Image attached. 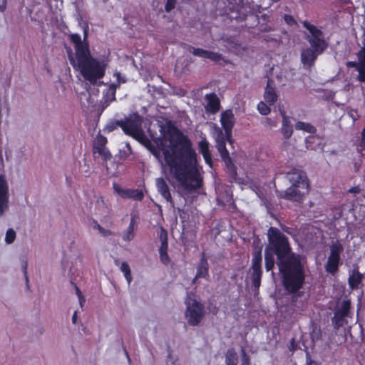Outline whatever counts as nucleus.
<instances>
[{
	"mask_svg": "<svg viewBox=\"0 0 365 365\" xmlns=\"http://www.w3.org/2000/svg\"><path fill=\"white\" fill-rule=\"evenodd\" d=\"M164 137L169 140V147L160 148L162 140L156 138L155 143L158 147L153 144L148 150L163 165L162 151L170 175L178 182V187L185 193H191L201 187L202 177L197 168L196 153L190 140L176 129L168 130Z\"/></svg>",
	"mask_w": 365,
	"mask_h": 365,
	"instance_id": "1",
	"label": "nucleus"
},
{
	"mask_svg": "<svg viewBox=\"0 0 365 365\" xmlns=\"http://www.w3.org/2000/svg\"><path fill=\"white\" fill-rule=\"evenodd\" d=\"M268 245L264 250L266 270L276 264L284 289L292 294L291 304L304 309V302L298 299L304 294L299 291L305 280L302 257L292 252L287 237L279 229L271 227L267 231Z\"/></svg>",
	"mask_w": 365,
	"mask_h": 365,
	"instance_id": "2",
	"label": "nucleus"
},
{
	"mask_svg": "<svg viewBox=\"0 0 365 365\" xmlns=\"http://www.w3.org/2000/svg\"><path fill=\"white\" fill-rule=\"evenodd\" d=\"M303 26L309 31L304 34V38L310 46L303 48L301 51V61L307 69L312 68L318 56L322 54L328 47L329 43L324 39V33L317 26L304 21Z\"/></svg>",
	"mask_w": 365,
	"mask_h": 365,
	"instance_id": "3",
	"label": "nucleus"
},
{
	"mask_svg": "<svg viewBox=\"0 0 365 365\" xmlns=\"http://www.w3.org/2000/svg\"><path fill=\"white\" fill-rule=\"evenodd\" d=\"M81 51L79 53L78 64L74 68L81 72L82 76L91 84L96 83L98 79L105 75L106 64L92 57L90 50Z\"/></svg>",
	"mask_w": 365,
	"mask_h": 365,
	"instance_id": "4",
	"label": "nucleus"
},
{
	"mask_svg": "<svg viewBox=\"0 0 365 365\" xmlns=\"http://www.w3.org/2000/svg\"><path fill=\"white\" fill-rule=\"evenodd\" d=\"M186 310L185 317L189 325L196 327L199 325L205 317V308L202 304L195 299L192 292H188L185 299Z\"/></svg>",
	"mask_w": 365,
	"mask_h": 365,
	"instance_id": "5",
	"label": "nucleus"
},
{
	"mask_svg": "<svg viewBox=\"0 0 365 365\" xmlns=\"http://www.w3.org/2000/svg\"><path fill=\"white\" fill-rule=\"evenodd\" d=\"M254 250L252 252V265L250 268V278L252 279V284L255 291H258L261 285V278L262 274V245H259V240H255L253 241Z\"/></svg>",
	"mask_w": 365,
	"mask_h": 365,
	"instance_id": "6",
	"label": "nucleus"
},
{
	"mask_svg": "<svg viewBox=\"0 0 365 365\" xmlns=\"http://www.w3.org/2000/svg\"><path fill=\"white\" fill-rule=\"evenodd\" d=\"M350 299H344L336 305L334 310V315L331 318V322L334 329H339L340 327L347 324L346 317L350 315Z\"/></svg>",
	"mask_w": 365,
	"mask_h": 365,
	"instance_id": "7",
	"label": "nucleus"
},
{
	"mask_svg": "<svg viewBox=\"0 0 365 365\" xmlns=\"http://www.w3.org/2000/svg\"><path fill=\"white\" fill-rule=\"evenodd\" d=\"M70 39L71 42L75 45L76 50V56H73V53L71 48H67L68 57L70 61V63L73 67V68L78 64L79 60V53L81 51H85L88 50V43H83L81 41V36L77 34H73L70 36Z\"/></svg>",
	"mask_w": 365,
	"mask_h": 365,
	"instance_id": "8",
	"label": "nucleus"
},
{
	"mask_svg": "<svg viewBox=\"0 0 365 365\" xmlns=\"http://www.w3.org/2000/svg\"><path fill=\"white\" fill-rule=\"evenodd\" d=\"M142 123L143 118L138 114L131 115L123 120V130L125 134L133 136L143 130Z\"/></svg>",
	"mask_w": 365,
	"mask_h": 365,
	"instance_id": "9",
	"label": "nucleus"
},
{
	"mask_svg": "<svg viewBox=\"0 0 365 365\" xmlns=\"http://www.w3.org/2000/svg\"><path fill=\"white\" fill-rule=\"evenodd\" d=\"M308 190L309 184L302 182L301 185H291L285 190L283 197L292 201L301 202Z\"/></svg>",
	"mask_w": 365,
	"mask_h": 365,
	"instance_id": "10",
	"label": "nucleus"
},
{
	"mask_svg": "<svg viewBox=\"0 0 365 365\" xmlns=\"http://www.w3.org/2000/svg\"><path fill=\"white\" fill-rule=\"evenodd\" d=\"M220 122L222 128H224L226 134L227 141L230 143H232V130L235 125V118L232 110L228 109L221 113Z\"/></svg>",
	"mask_w": 365,
	"mask_h": 365,
	"instance_id": "11",
	"label": "nucleus"
},
{
	"mask_svg": "<svg viewBox=\"0 0 365 365\" xmlns=\"http://www.w3.org/2000/svg\"><path fill=\"white\" fill-rule=\"evenodd\" d=\"M188 51L191 52L194 56L203 58H208L215 62L219 61L223 58L222 55L219 53L210 51L200 48H195L191 46H189Z\"/></svg>",
	"mask_w": 365,
	"mask_h": 365,
	"instance_id": "12",
	"label": "nucleus"
},
{
	"mask_svg": "<svg viewBox=\"0 0 365 365\" xmlns=\"http://www.w3.org/2000/svg\"><path fill=\"white\" fill-rule=\"evenodd\" d=\"M205 101L206 102L205 109L207 113L215 114L220 110V101L215 93L206 94Z\"/></svg>",
	"mask_w": 365,
	"mask_h": 365,
	"instance_id": "13",
	"label": "nucleus"
},
{
	"mask_svg": "<svg viewBox=\"0 0 365 365\" xmlns=\"http://www.w3.org/2000/svg\"><path fill=\"white\" fill-rule=\"evenodd\" d=\"M118 86H119V83H111L107 91L104 93L99 107L101 112H103L111 102L115 101V92Z\"/></svg>",
	"mask_w": 365,
	"mask_h": 365,
	"instance_id": "14",
	"label": "nucleus"
},
{
	"mask_svg": "<svg viewBox=\"0 0 365 365\" xmlns=\"http://www.w3.org/2000/svg\"><path fill=\"white\" fill-rule=\"evenodd\" d=\"M287 175L289 182L292 183V185H301L302 182L309 184L306 173L301 170L294 168L290 172H288Z\"/></svg>",
	"mask_w": 365,
	"mask_h": 365,
	"instance_id": "15",
	"label": "nucleus"
},
{
	"mask_svg": "<svg viewBox=\"0 0 365 365\" xmlns=\"http://www.w3.org/2000/svg\"><path fill=\"white\" fill-rule=\"evenodd\" d=\"M358 64H359V74L356 76V80L361 83H365V46L363 45L360 50L356 53Z\"/></svg>",
	"mask_w": 365,
	"mask_h": 365,
	"instance_id": "16",
	"label": "nucleus"
},
{
	"mask_svg": "<svg viewBox=\"0 0 365 365\" xmlns=\"http://www.w3.org/2000/svg\"><path fill=\"white\" fill-rule=\"evenodd\" d=\"M114 189L123 197L131 198L135 200L140 201L144 197L143 192L139 190H123L120 188L115 184H114Z\"/></svg>",
	"mask_w": 365,
	"mask_h": 365,
	"instance_id": "17",
	"label": "nucleus"
},
{
	"mask_svg": "<svg viewBox=\"0 0 365 365\" xmlns=\"http://www.w3.org/2000/svg\"><path fill=\"white\" fill-rule=\"evenodd\" d=\"M156 186L160 195L167 200V202L173 204V200L171 196L170 187L166 181L163 178L156 179Z\"/></svg>",
	"mask_w": 365,
	"mask_h": 365,
	"instance_id": "18",
	"label": "nucleus"
},
{
	"mask_svg": "<svg viewBox=\"0 0 365 365\" xmlns=\"http://www.w3.org/2000/svg\"><path fill=\"white\" fill-rule=\"evenodd\" d=\"M280 114L282 117V126L281 132L284 138L289 139L293 133V127L290 121L289 117L286 115L284 110H280Z\"/></svg>",
	"mask_w": 365,
	"mask_h": 365,
	"instance_id": "19",
	"label": "nucleus"
},
{
	"mask_svg": "<svg viewBox=\"0 0 365 365\" xmlns=\"http://www.w3.org/2000/svg\"><path fill=\"white\" fill-rule=\"evenodd\" d=\"M273 81L268 78L267 86L264 93V98L265 101L272 105L277 100V95L275 93L274 88L272 86Z\"/></svg>",
	"mask_w": 365,
	"mask_h": 365,
	"instance_id": "20",
	"label": "nucleus"
},
{
	"mask_svg": "<svg viewBox=\"0 0 365 365\" xmlns=\"http://www.w3.org/2000/svg\"><path fill=\"white\" fill-rule=\"evenodd\" d=\"M208 262L203 255L200 259L197 266V274L192 280V283H195L198 278H205L207 275H208Z\"/></svg>",
	"mask_w": 365,
	"mask_h": 365,
	"instance_id": "21",
	"label": "nucleus"
},
{
	"mask_svg": "<svg viewBox=\"0 0 365 365\" xmlns=\"http://www.w3.org/2000/svg\"><path fill=\"white\" fill-rule=\"evenodd\" d=\"M363 279V274L360 273L358 269H354L350 274L348 283L351 289H357Z\"/></svg>",
	"mask_w": 365,
	"mask_h": 365,
	"instance_id": "22",
	"label": "nucleus"
},
{
	"mask_svg": "<svg viewBox=\"0 0 365 365\" xmlns=\"http://www.w3.org/2000/svg\"><path fill=\"white\" fill-rule=\"evenodd\" d=\"M341 264V259L329 256L324 265V268L326 272L331 274V275H335L339 271V266Z\"/></svg>",
	"mask_w": 365,
	"mask_h": 365,
	"instance_id": "23",
	"label": "nucleus"
},
{
	"mask_svg": "<svg viewBox=\"0 0 365 365\" xmlns=\"http://www.w3.org/2000/svg\"><path fill=\"white\" fill-rule=\"evenodd\" d=\"M343 245L339 241H336L333 242L330 246V253L329 256L341 259L340 255L343 252Z\"/></svg>",
	"mask_w": 365,
	"mask_h": 365,
	"instance_id": "24",
	"label": "nucleus"
},
{
	"mask_svg": "<svg viewBox=\"0 0 365 365\" xmlns=\"http://www.w3.org/2000/svg\"><path fill=\"white\" fill-rule=\"evenodd\" d=\"M199 148H200V151L202 154L205 161L207 163L210 164L212 162V160H211V155H210V150H209L208 142H207L205 140H201L199 143Z\"/></svg>",
	"mask_w": 365,
	"mask_h": 365,
	"instance_id": "25",
	"label": "nucleus"
},
{
	"mask_svg": "<svg viewBox=\"0 0 365 365\" xmlns=\"http://www.w3.org/2000/svg\"><path fill=\"white\" fill-rule=\"evenodd\" d=\"M226 365H237L238 357L235 349H229L225 354Z\"/></svg>",
	"mask_w": 365,
	"mask_h": 365,
	"instance_id": "26",
	"label": "nucleus"
},
{
	"mask_svg": "<svg viewBox=\"0 0 365 365\" xmlns=\"http://www.w3.org/2000/svg\"><path fill=\"white\" fill-rule=\"evenodd\" d=\"M158 236H159V239L161 242V245L159 248V252L168 250V232H167V230L165 228H163V227H160V232L158 233Z\"/></svg>",
	"mask_w": 365,
	"mask_h": 365,
	"instance_id": "27",
	"label": "nucleus"
},
{
	"mask_svg": "<svg viewBox=\"0 0 365 365\" xmlns=\"http://www.w3.org/2000/svg\"><path fill=\"white\" fill-rule=\"evenodd\" d=\"M214 135L216 142V148L219 145H225V141L227 140L225 133H224L222 130L220 128H215Z\"/></svg>",
	"mask_w": 365,
	"mask_h": 365,
	"instance_id": "28",
	"label": "nucleus"
},
{
	"mask_svg": "<svg viewBox=\"0 0 365 365\" xmlns=\"http://www.w3.org/2000/svg\"><path fill=\"white\" fill-rule=\"evenodd\" d=\"M133 137L135 140H137L138 142H140L142 145H143L148 150V148H150L153 145V143L150 142V140L145 135L143 130L142 131L138 133Z\"/></svg>",
	"mask_w": 365,
	"mask_h": 365,
	"instance_id": "29",
	"label": "nucleus"
},
{
	"mask_svg": "<svg viewBox=\"0 0 365 365\" xmlns=\"http://www.w3.org/2000/svg\"><path fill=\"white\" fill-rule=\"evenodd\" d=\"M295 128L297 130H303L309 133H314L317 130L315 127L312 125L302 121H298L295 124Z\"/></svg>",
	"mask_w": 365,
	"mask_h": 365,
	"instance_id": "30",
	"label": "nucleus"
},
{
	"mask_svg": "<svg viewBox=\"0 0 365 365\" xmlns=\"http://www.w3.org/2000/svg\"><path fill=\"white\" fill-rule=\"evenodd\" d=\"M224 163L229 170L230 175L232 178H235L237 175V168L234 165L232 158L230 157H227V159L224 160Z\"/></svg>",
	"mask_w": 365,
	"mask_h": 365,
	"instance_id": "31",
	"label": "nucleus"
},
{
	"mask_svg": "<svg viewBox=\"0 0 365 365\" xmlns=\"http://www.w3.org/2000/svg\"><path fill=\"white\" fill-rule=\"evenodd\" d=\"M357 152L361 155H365V127L361 133V138L358 144Z\"/></svg>",
	"mask_w": 365,
	"mask_h": 365,
	"instance_id": "32",
	"label": "nucleus"
},
{
	"mask_svg": "<svg viewBox=\"0 0 365 365\" xmlns=\"http://www.w3.org/2000/svg\"><path fill=\"white\" fill-rule=\"evenodd\" d=\"M106 138L101 137L98 138L94 143L93 145V152L99 153L102 150L106 148Z\"/></svg>",
	"mask_w": 365,
	"mask_h": 365,
	"instance_id": "33",
	"label": "nucleus"
},
{
	"mask_svg": "<svg viewBox=\"0 0 365 365\" xmlns=\"http://www.w3.org/2000/svg\"><path fill=\"white\" fill-rule=\"evenodd\" d=\"M121 271L124 273V275L128 281L130 283L132 280L131 272L128 264L125 262H123L120 266Z\"/></svg>",
	"mask_w": 365,
	"mask_h": 365,
	"instance_id": "34",
	"label": "nucleus"
},
{
	"mask_svg": "<svg viewBox=\"0 0 365 365\" xmlns=\"http://www.w3.org/2000/svg\"><path fill=\"white\" fill-rule=\"evenodd\" d=\"M118 127H120L123 129V120H112L109 122L106 127V130L108 132H112Z\"/></svg>",
	"mask_w": 365,
	"mask_h": 365,
	"instance_id": "35",
	"label": "nucleus"
},
{
	"mask_svg": "<svg viewBox=\"0 0 365 365\" xmlns=\"http://www.w3.org/2000/svg\"><path fill=\"white\" fill-rule=\"evenodd\" d=\"M259 112L264 115L269 114L271 111L270 108L264 102L261 101L257 105Z\"/></svg>",
	"mask_w": 365,
	"mask_h": 365,
	"instance_id": "36",
	"label": "nucleus"
},
{
	"mask_svg": "<svg viewBox=\"0 0 365 365\" xmlns=\"http://www.w3.org/2000/svg\"><path fill=\"white\" fill-rule=\"evenodd\" d=\"M16 232L13 229H9L6 231L5 241L7 244H11L14 242L16 238Z\"/></svg>",
	"mask_w": 365,
	"mask_h": 365,
	"instance_id": "37",
	"label": "nucleus"
},
{
	"mask_svg": "<svg viewBox=\"0 0 365 365\" xmlns=\"http://www.w3.org/2000/svg\"><path fill=\"white\" fill-rule=\"evenodd\" d=\"M93 227L94 229H97L103 237H108L112 235V232L110 230L104 229L96 221L94 222V225Z\"/></svg>",
	"mask_w": 365,
	"mask_h": 365,
	"instance_id": "38",
	"label": "nucleus"
},
{
	"mask_svg": "<svg viewBox=\"0 0 365 365\" xmlns=\"http://www.w3.org/2000/svg\"><path fill=\"white\" fill-rule=\"evenodd\" d=\"M252 16L255 19V21H258V23L259 24L258 29L260 32L265 33L273 30V28L272 26L267 25L265 24H260L259 17L257 16Z\"/></svg>",
	"mask_w": 365,
	"mask_h": 365,
	"instance_id": "39",
	"label": "nucleus"
},
{
	"mask_svg": "<svg viewBox=\"0 0 365 365\" xmlns=\"http://www.w3.org/2000/svg\"><path fill=\"white\" fill-rule=\"evenodd\" d=\"M217 149L218 152L220 153L221 158L222 159L223 161L227 159V157L230 158L229 153H228L225 145H219L217 146Z\"/></svg>",
	"mask_w": 365,
	"mask_h": 365,
	"instance_id": "40",
	"label": "nucleus"
},
{
	"mask_svg": "<svg viewBox=\"0 0 365 365\" xmlns=\"http://www.w3.org/2000/svg\"><path fill=\"white\" fill-rule=\"evenodd\" d=\"M177 0H167L166 4L165 5V10L166 12L169 13L176 6Z\"/></svg>",
	"mask_w": 365,
	"mask_h": 365,
	"instance_id": "41",
	"label": "nucleus"
},
{
	"mask_svg": "<svg viewBox=\"0 0 365 365\" xmlns=\"http://www.w3.org/2000/svg\"><path fill=\"white\" fill-rule=\"evenodd\" d=\"M159 254L161 262L165 264H168L170 262V258L168 255V250L160 251Z\"/></svg>",
	"mask_w": 365,
	"mask_h": 365,
	"instance_id": "42",
	"label": "nucleus"
},
{
	"mask_svg": "<svg viewBox=\"0 0 365 365\" xmlns=\"http://www.w3.org/2000/svg\"><path fill=\"white\" fill-rule=\"evenodd\" d=\"M241 354H242V365H250V357L246 354L245 350L243 348H242V349H241Z\"/></svg>",
	"mask_w": 365,
	"mask_h": 365,
	"instance_id": "43",
	"label": "nucleus"
},
{
	"mask_svg": "<svg viewBox=\"0 0 365 365\" xmlns=\"http://www.w3.org/2000/svg\"><path fill=\"white\" fill-rule=\"evenodd\" d=\"M100 155H101L104 160L107 161L108 160H110L111 157H112V155L110 154V153L106 150V148L102 150L101 151H99V153H98Z\"/></svg>",
	"mask_w": 365,
	"mask_h": 365,
	"instance_id": "44",
	"label": "nucleus"
},
{
	"mask_svg": "<svg viewBox=\"0 0 365 365\" xmlns=\"http://www.w3.org/2000/svg\"><path fill=\"white\" fill-rule=\"evenodd\" d=\"M284 21L289 26L296 25L297 22L292 16L286 14L284 16Z\"/></svg>",
	"mask_w": 365,
	"mask_h": 365,
	"instance_id": "45",
	"label": "nucleus"
},
{
	"mask_svg": "<svg viewBox=\"0 0 365 365\" xmlns=\"http://www.w3.org/2000/svg\"><path fill=\"white\" fill-rule=\"evenodd\" d=\"M27 266H28L27 261H24V264L22 266V269H23V271H24V274L26 285L29 287V277H28V274H27Z\"/></svg>",
	"mask_w": 365,
	"mask_h": 365,
	"instance_id": "46",
	"label": "nucleus"
},
{
	"mask_svg": "<svg viewBox=\"0 0 365 365\" xmlns=\"http://www.w3.org/2000/svg\"><path fill=\"white\" fill-rule=\"evenodd\" d=\"M346 66L348 68H354L359 72V64L357 61H348L346 62Z\"/></svg>",
	"mask_w": 365,
	"mask_h": 365,
	"instance_id": "47",
	"label": "nucleus"
},
{
	"mask_svg": "<svg viewBox=\"0 0 365 365\" xmlns=\"http://www.w3.org/2000/svg\"><path fill=\"white\" fill-rule=\"evenodd\" d=\"M264 125L266 126L273 127L277 125V121L274 120H272L269 118H267L264 121Z\"/></svg>",
	"mask_w": 365,
	"mask_h": 365,
	"instance_id": "48",
	"label": "nucleus"
},
{
	"mask_svg": "<svg viewBox=\"0 0 365 365\" xmlns=\"http://www.w3.org/2000/svg\"><path fill=\"white\" fill-rule=\"evenodd\" d=\"M132 230H133V224L132 222L130 223L129 227H128V235H126V237H125V240H130L133 237V235L131 234L132 232Z\"/></svg>",
	"mask_w": 365,
	"mask_h": 365,
	"instance_id": "49",
	"label": "nucleus"
},
{
	"mask_svg": "<svg viewBox=\"0 0 365 365\" xmlns=\"http://www.w3.org/2000/svg\"><path fill=\"white\" fill-rule=\"evenodd\" d=\"M307 365H319L317 361L312 360L309 354H307Z\"/></svg>",
	"mask_w": 365,
	"mask_h": 365,
	"instance_id": "50",
	"label": "nucleus"
},
{
	"mask_svg": "<svg viewBox=\"0 0 365 365\" xmlns=\"http://www.w3.org/2000/svg\"><path fill=\"white\" fill-rule=\"evenodd\" d=\"M361 189L358 186L352 187L349 190V192L355 194L359 193Z\"/></svg>",
	"mask_w": 365,
	"mask_h": 365,
	"instance_id": "51",
	"label": "nucleus"
},
{
	"mask_svg": "<svg viewBox=\"0 0 365 365\" xmlns=\"http://www.w3.org/2000/svg\"><path fill=\"white\" fill-rule=\"evenodd\" d=\"M126 148L128 149V151H124V155L125 158H127L130 154L132 153V149H131V147L130 145V144L128 143H126Z\"/></svg>",
	"mask_w": 365,
	"mask_h": 365,
	"instance_id": "52",
	"label": "nucleus"
},
{
	"mask_svg": "<svg viewBox=\"0 0 365 365\" xmlns=\"http://www.w3.org/2000/svg\"><path fill=\"white\" fill-rule=\"evenodd\" d=\"M260 19L264 21V22H268L269 21V19H270V16L267 14H262L260 17Z\"/></svg>",
	"mask_w": 365,
	"mask_h": 365,
	"instance_id": "53",
	"label": "nucleus"
},
{
	"mask_svg": "<svg viewBox=\"0 0 365 365\" xmlns=\"http://www.w3.org/2000/svg\"><path fill=\"white\" fill-rule=\"evenodd\" d=\"M83 34H84L83 35V41L82 42L83 43H88L86 41V38H87V36H88V27L84 28Z\"/></svg>",
	"mask_w": 365,
	"mask_h": 365,
	"instance_id": "54",
	"label": "nucleus"
},
{
	"mask_svg": "<svg viewBox=\"0 0 365 365\" xmlns=\"http://www.w3.org/2000/svg\"><path fill=\"white\" fill-rule=\"evenodd\" d=\"M74 286H75L76 293L78 295V297H80V296H83L80 289L76 284H74Z\"/></svg>",
	"mask_w": 365,
	"mask_h": 365,
	"instance_id": "55",
	"label": "nucleus"
},
{
	"mask_svg": "<svg viewBox=\"0 0 365 365\" xmlns=\"http://www.w3.org/2000/svg\"><path fill=\"white\" fill-rule=\"evenodd\" d=\"M297 345L295 344L294 339H292L291 340V347L289 348V350L292 351L295 349Z\"/></svg>",
	"mask_w": 365,
	"mask_h": 365,
	"instance_id": "56",
	"label": "nucleus"
},
{
	"mask_svg": "<svg viewBox=\"0 0 365 365\" xmlns=\"http://www.w3.org/2000/svg\"><path fill=\"white\" fill-rule=\"evenodd\" d=\"M77 322V312L76 311L72 316V322L76 324Z\"/></svg>",
	"mask_w": 365,
	"mask_h": 365,
	"instance_id": "57",
	"label": "nucleus"
},
{
	"mask_svg": "<svg viewBox=\"0 0 365 365\" xmlns=\"http://www.w3.org/2000/svg\"><path fill=\"white\" fill-rule=\"evenodd\" d=\"M79 299V304L81 305V307H83V303L85 302V298L83 296H80V297H78Z\"/></svg>",
	"mask_w": 365,
	"mask_h": 365,
	"instance_id": "58",
	"label": "nucleus"
},
{
	"mask_svg": "<svg viewBox=\"0 0 365 365\" xmlns=\"http://www.w3.org/2000/svg\"><path fill=\"white\" fill-rule=\"evenodd\" d=\"M123 351L126 355V357L128 358V361H130V356H129V354L126 350V349L125 348V346H123Z\"/></svg>",
	"mask_w": 365,
	"mask_h": 365,
	"instance_id": "59",
	"label": "nucleus"
},
{
	"mask_svg": "<svg viewBox=\"0 0 365 365\" xmlns=\"http://www.w3.org/2000/svg\"><path fill=\"white\" fill-rule=\"evenodd\" d=\"M6 9L5 4L0 5V12H4Z\"/></svg>",
	"mask_w": 365,
	"mask_h": 365,
	"instance_id": "60",
	"label": "nucleus"
},
{
	"mask_svg": "<svg viewBox=\"0 0 365 365\" xmlns=\"http://www.w3.org/2000/svg\"><path fill=\"white\" fill-rule=\"evenodd\" d=\"M115 75H116L118 81L120 82V73H117Z\"/></svg>",
	"mask_w": 365,
	"mask_h": 365,
	"instance_id": "61",
	"label": "nucleus"
},
{
	"mask_svg": "<svg viewBox=\"0 0 365 365\" xmlns=\"http://www.w3.org/2000/svg\"><path fill=\"white\" fill-rule=\"evenodd\" d=\"M101 202L103 204V202H103V199H102V198H101Z\"/></svg>",
	"mask_w": 365,
	"mask_h": 365,
	"instance_id": "62",
	"label": "nucleus"
},
{
	"mask_svg": "<svg viewBox=\"0 0 365 365\" xmlns=\"http://www.w3.org/2000/svg\"><path fill=\"white\" fill-rule=\"evenodd\" d=\"M108 0H103V2H107Z\"/></svg>",
	"mask_w": 365,
	"mask_h": 365,
	"instance_id": "63",
	"label": "nucleus"
}]
</instances>
